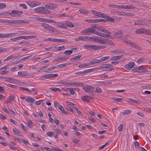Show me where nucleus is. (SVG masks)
Returning <instances> with one entry per match:
<instances>
[{
  "label": "nucleus",
  "mask_w": 151,
  "mask_h": 151,
  "mask_svg": "<svg viewBox=\"0 0 151 151\" xmlns=\"http://www.w3.org/2000/svg\"><path fill=\"white\" fill-rule=\"evenodd\" d=\"M95 42L101 44H105L111 46L114 45V43L111 40L105 38H100L99 37H95Z\"/></svg>",
  "instance_id": "obj_1"
},
{
  "label": "nucleus",
  "mask_w": 151,
  "mask_h": 151,
  "mask_svg": "<svg viewBox=\"0 0 151 151\" xmlns=\"http://www.w3.org/2000/svg\"><path fill=\"white\" fill-rule=\"evenodd\" d=\"M34 10L37 13L44 14H49L51 13V12L50 10L45 9V7L42 6L36 8L34 9Z\"/></svg>",
  "instance_id": "obj_2"
},
{
  "label": "nucleus",
  "mask_w": 151,
  "mask_h": 151,
  "mask_svg": "<svg viewBox=\"0 0 151 151\" xmlns=\"http://www.w3.org/2000/svg\"><path fill=\"white\" fill-rule=\"evenodd\" d=\"M103 70L104 71H109L113 69V66L111 64H104L99 67L97 69Z\"/></svg>",
  "instance_id": "obj_3"
},
{
  "label": "nucleus",
  "mask_w": 151,
  "mask_h": 151,
  "mask_svg": "<svg viewBox=\"0 0 151 151\" xmlns=\"http://www.w3.org/2000/svg\"><path fill=\"white\" fill-rule=\"evenodd\" d=\"M36 37V36L34 35L28 36H18L17 37L12 38L10 40L12 41H15L23 39L27 40L29 39L35 38Z\"/></svg>",
  "instance_id": "obj_4"
},
{
  "label": "nucleus",
  "mask_w": 151,
  "mask_h": 151,
  "mask_svg": "<svg viewBox=\"0 0 151 151\" xmlns=\"http://www.w3.org/2000/svg\"><path fill=\"white\" fill-rule=\"evenodd\" d=\"M95 37H89L86 36H80L78 38L75 39L76 41H95Z\"/></svg>",
  "instance_id": "obj_5"
},
{
  "label": "nucleus",
  "mask_w": 151,
  "mask_h": 151,
  "mask_svg": "<svg viewBox=\"0 0 151 151\" xmlns=\"http://www.w3.org/2000/svg\"><path fill=\"white\" fill-rule=\"evenodd\" d=\"M129 38L130 37L128 35H125L124 37L123 41L124 42L129 44L130 46L133 47H138V45L129 40Z\"/></svg>",
  "instance_id": "obj_6"
},
{
  "label": "nucleus",
  "mask_w": 151,
  "mask_h": 151,
  "mask_svg": "<svg viewBox=\"0 0 151 151\" xmlns=\"http://www.w3.org/2000/svg\"><path fill=\"white\" fill-rule=\"evenodd\" d=\"M58 6V5L57 4H53L52 3H49L46 4L45 6V9H54L57 8Z\"/></svg>",
  "instance_id": "obj_7"
},
{
  "label": "nucleus",
  "mask_w": 151,
  "mask_h": 151,
  "mask_svg": "<svg viewBox=\"0 0 151 151\" xmlns=\"http://www.w3.org/2000/svg\"><path fill=\"white\" fill-rule=\"evenodd\" d=\"M96 31V30L93 28V27H90L88 28L83 31V33L85 35H88L90 34L91 33H94Z\"/></svg>",
  "instance_id": "obj_8"
},
{
  "label": "nucleus",
  "mask_w": 151,
  "mask_h": 151,
  "mask_svg": "<svg viewBox=\"0 0 151 151\" xmlns=\"http://www.w3.org/2000/svg\"><path fill=\"white\" fill-rule=\"evenodd\" d=\"M83 89L87 92L92 93L94 92V88L91 86L86 85L83 86Z\"/></svg>",
  "instance_id": "obj_9"
},
{
  "label": "nucleus",
  "mask_w": 151,
  "mask_h": 151,
  "mask_svg": "<svg viewBox=\"0 0 151 151\" xmlns=\"http://www.w3.org/2000/svg\"><path fill=\"white\" fill-rule=\"evenodd\" d=\"M27 3L30 7H33L41 5L40 2H36L35 1H28L27 2Z\"/></svg>",
  "instance_id": "obj_10"
},
{
  "label": "nucleus",
  "mask_w": 151,
  "mask_h": 151,
  "mask_svg": "<svg viewBox=\"0 0 151 151\" xmlns=\"http://www.w3.org/2000/svg\"><path fill=\"white\" fill-rule=\"evenodd\" d=\"M91 12L94 15L99 17H104V16L105 15V14L104 13L100 12H97L94 10H92Z\"/></svg>",
  "instance_id": "obj_11"
},
{
  "label": "nucleus",
  "mask_w": 151,
  "mask_h": 151,
  "mask_svg": "<svg viewBox=\"0 0 151 151\" xmlns=\"http://www.w3.org/2000/svg\"><path fill=\"white\" fill-rule=\"evenodd\" d=\"M132 70L134 72H137L139 73H145L146 72L145 70H143L141 67H135Z\"/></svg>",
  "instance_id": "obj_12"
},
{
  "label": "nucleus",
  "mask_w": 151,
  "mask_h": 151,
  "mask_svg": "<svg viewBox=\"0 0 151 151\" xmlns=\"http://www.w3.org/2000/svg\"><path fill=\"white\" fill-rule=\"evenodd\" d=\"M46 40L50 41L56 42H64L65 41L64 39H58L52 38H48Z\"/></svg>",
  "instance_id": "obj_13"
},
{
  "label": "nucleus",
  "mask_w": 151,
  "mask_h": 151,
  "mask_svg": "<svg viewBox=\"0 0 151 151\" xmlns=\"http://www.w3.org/2000/svg\"><path fill=\"white\" fill-rule=\"evenodd\" d=\"M17 33H5L2 34L0 33V38H6L8 37L11 36L12 35H14L17 34Z\"/></svg>",
  "instance_id": "obj_14"
},
{
  "label": "nucleus",
  "mask_w": 151,
  "mask_h": 151,
  "mask_svg": "<svg viewBox=\"0 0 151 151\" xmlns=\"http://www.w3.org/2000/svg\"><path fill=\"white\" fill-rule=\"evenodd\" d=\"M105 20L102 19H87L86 21L89 23H97L100 22H104Z\"/></svg>",
  "instance_id": "obj_15"
},
{
  "label": "nucleus",
  "mask_w": 151,
  "mask_h": 151,
  "mask_svg": "<svg viewBox=\"0 0 151 151\" xmlns=\"http://www.w3.org/2000/svg\"><path fill=\"white\" fill-rule=\"evenodd\" d=\"M113 35L114 37H117L118 38L121 39L123 36V32L121 30L118 31L114 34Z\"/></svg>",
  "instance_id": "obj_16"
},
{
  "label": "nucleus",
  "mask_w": 151,
  "mask_h": 151,
  "mask_svg": "<svg viewBox=\"0 0 151 151\" xmlns=\"http://www.w3.org/2000/svg\"><path fill=\"white\" fill-rule=\"evenodd\" d=\"M134 63L133 62L129 63L128 64L125 65V68L128 70H129L134 66Z\"/></svg>",
  "instance_id": "obj_17"
},
{
  "label": "nucleus",
  "mask_w": 151,
  "mask_h": 151,
  "mask_svg": "<svg viewBox=\"0 0 151 151\" xmlns=\"http://www.w3.org/2000/svg\"><path fill=\"white\" fill-rule=\"evenodd\" d=\"M15 96H10L5 101V103H9L15 100Z\"/></svg>",
  "instance_id": "obj_18"
},
{
  "label": "nucleus",
  "mask_w": 151,
  "mask_h": 151,
  "mask_svg": "<svg viewBox=\"0 0 151 151\" xmlns=\"http://www.w3.org/2000/svg\"><path fill=\"white\" fill-rule=\"evenodd\" d=\"M11 13L12 15H14V14H17V16L19 17L21 15V14L23 13V12L22 11L19 12L17 10H13L12 11Z\"/></svg>",
  "instance_id": "obj_19"
},
{
  "label": "nucleus",
  "mask_w": 151,
  "mask_h": 151,
  "mask_svg": "<svg viewBox=\"0 0 151 151\" xmlns=\"http://www.w3.org/2000/svg\"><path fill=\"white\" fill-rule=\"evenodd\" d=\"M81 98L82 100L83 101H86L87 102H89L90 101L88 99H92V97L90 96H88L87 95H85L82 97Z\"/></svg>",
  "instance_id": "obj_20"
},
{
  "label": "nucleus",
  "mask_w": 151,
  "mask_h": 151,
  "mask_svg": "<svg viewBox=\"0 0 151 151\" xmlns=\"http://www.w3.org/2000/svg\"><path fill=\"white\" fill-rule=\"evenodd\" d=\"M15 145V144L14 142H10L9 145L10 146V149L16 150H18V149H17V148L16 147H14V146Z\"/></svg>",
  "instance_id": "obj_21"
},
{
  "label": "nucleus",
  "mask_w": 151,
  "mask_h": 151,
  "mask_svg": "<svg viewBox=\"0 0 151 151\" xmlns=\"http://www.w3.org/2000/svg\"><path fill=\"white\" fill-rule=\"evenodd\" d=\"M77 49V48H73L72 50H67L65 51L64 52V54H65L66 55H68L71 54L73 52V50H75Z\"/></svg>",
  "instance_id": "obj_22"
},
{
  "label": "nucleus",
  "mask_w": 151,
  "mask_h": 151,
  "mask_svg": "<svg viewBox=\"0 0 151 151\" xmlns=\"http://www.w3.org/2000/svg\"><path fill=\"white\" fill-rule=\"evenodd\" d=\"M0 15L3 16H7L10 15L12 17H15L14 15L12 14L11 13L8 12H2L0 14Z\"/></svg>",
  "instance_id": "obj_23"
},
{
  "label": "nucleus",
  "mask_w": 151,
  "mask_h": 151,
  "mask_svg": "<svg viewBox=\"0 0 151 151\" xmlns=\"http://www.w3.org/2000/svg\"><path fill=\"white\" fill-rule=\"evenodd\" d=\"M65 26H67L70 27H73L74 26L73 23L68 21H66L65 22Z\"/></svg>",
  "instance_id": "obj_24"
},
{
  "label": "nucleus",
  "mask_w": 151,
  "mask_h": 151,
  "mask_svg": "<svg viewBox=\"0 0 151 151\" xmlns=\"http://www.w3.org/2000/svg\"><path fill=\"white\" fill-rule=\"evenodd\" d=\"M11 19H0V22L8 24H11Z\"/></svg>",
  "instance_id": "obj_25"
},
{
  "label": "nucleus",
  "mask_w": 151,
  "mask_h": 151,
  "mask_svg": "<svg viewBox=\"0 0 151 151\" xmlns=\"http://www.w3.org/2000/svg\"><path fill=\"white\" fill-rule=\"evenodd\" d=\"M57 25L61 28H65V24L63 22H58L57 23Z\"/></svg>",
  "instance_id": "obj_26"
},
{
  "label": "nucleus",
  "mask_w": 151,
  "mask_h": 151,
  "mask_svg": "<svg viewBox=\"0 0 151 151\" xmlns=\"http://www.w3.org/2000/svg\"><path fill=\"white\" fill-rule=\"evenodd\" d=\"M35 101L34 99L29 96L27 97L25 99V101L27 102L33 103Z\"/></svg>",
  "instance_id": "obj_27"
},
{
  "label": "nucleus",
  "mask_w": 151,
  "mask_h": 151,
  "mask_svg": "<svg viewBox=\"0 0 151 151\" xmlns=\"http://www.w3.org/2000/svg\"><path fill=\"white\" fill-rule=\"evenodd\" d=\"M123 51L119 48H117L115 50H114L111 51V52L112 53H119L121 52H122Z\"/></svg>",
  "instance_id": "obj_28"
},
{
  "label": "nucleus",
  "mask_w": 151,
  "mask_h": 151,
  "mask_svg": "<svg viewBox=\"0 0 151 151\" xmlns=\"http://www.w3.org/2000/svg\"><path fill=\"white\" fill-rule=\"evenodd\" d=\"M47 29L51 33H52L54 32L55 29L53 27L49 25Z\"/></svg>",
  "instance_id": "obj_29"
},
{
  "label": "nucleus",
  "mask_w": 151,
  "mask_h": 151,
  "mask_svg": "<svg viewBox=\"0 0 151 151\" xmlns=\"http://www.w3.org/2000/svg\"><path fill=\"white\" fill-rule=\"evenodd\" d=\"M105 16H104V17L103 18H106V19L108 21L110 22H113L114 21V19L111 18L109 16L107 15L106 14H105Z\"/></svg>",
  "instance_id": "obj_30"
},
{
  "label": "nucleus",
  "mask_w": 151,
  "mask_h": 151,
  "mask_svg": "<svg viewBox=\"0 0 151 151\" xmlns=\"http://www.w3.org/2000/svg\"><path fill=\"white\" fill-rule=\"evenodd\" d=\"M20 23H21V20L11 19V24H14Z\"/></svg>",
  "instance_id": "obj_31"
},
{
  "label": "nucleus",
  "mask_w": 151,
  "mask_h": 151,
  "mask_svg": "<svg viewBox=\"0 0 151 151\" xmlns=\"http://www.w3.org/2000/svg\"><path fill=\"white\" fill-rule=\"evenodd\" d=\"M123 56V55H119L116 56H114L112 58V60H116L122 58Z\"/></svg>",
  "instance_id": "obj_32"
},
{
  "label": "nucleus",
  "mask_w": 151,
  "mask_h": 151,
  "mask_svg": "<svg viewBox=\"0 0 151 151\" xmlns=\"http://www.w3.org/2000/svg\"><path fill=\"white\" fill-rule=\"evenodd\" d=\"M81 55H78L71 58V60H73L74 61L78 60L81 57Z\"/></svg>",
  "instance_id": "obj_33"
},
{
  "label": "nucleus",
  "mask_w": 151,
  "mask_h": 151,
  "mask_svg": "<svg viewBox=\"0 0 151 151\" xmlns=\"http://www.w3.org/2000/svg\"><path fill=\"white\" fill-rule=\"evenodd\" d=\"M79 11L80 12V13L83 14H86L88 13V11L87 10L83 9H81L79 10Z\"/></svg>",
  "instance_id": "obj_34"
},
{
  "label": "nucleus",
  "mask_w": 151,
  "mask_h": 151,
  "mask_svg": "<svg viewBox=\"0 0 151 151\" xmlns=\"http://www.w3.org/2000/svg\"><path fill=\"white\" fill-rule=\"evenodd\" d=\"M73 86H82L84 85V84L83 83L81 82L73 83Z\"/></svg>",
  "instance_id": "obj_35"
},
{
  "label": "nucleus",
  "mask_w": 151,
  "mask_h": 151,
  "mask_svg": "<svg viewBox=\"0 0 151 151\" xmlns=\"http://www.w3.org/2000/svg\"><path fill=\"white\" fill-rule=\"evenodd\" d=\"M43 20H43V21L45 22H48V23L52 22V23H56L55 21H54L53 20H51V19H43Z\"/></svg>",
  "instance_id": "obj_36"
},
{
  "label": "nucleus",
  "mask_w": 151,
  "mask_h": 151,
  "mask_svg": "<svg viewBox=\"0 0 151 151\" xmlns=\"http://www.w3.org/2000/svg\"><path fill=\"white\" fill-rule=\"evenodd\" d=\"M13 131L14 133L17 134L18 135L21 136V133L19 132L16 128H14L13 129Z\"/></svg>",
  "instance_id": "obj_37"
},
{
  "label": "nucleus",
  "mask_w": 151,
  "mask_h": 151,
  "mask_svg": "<svg viewBox=\"0 0 151 151\" xmlns=\"http://www.w3.org/2000/svg\"><path fill=\"white\" fill-rule=\"evenodd\" d=\"M19 88L20 89L23 90V91H25L27 92H31V91L28 88H25V87H19Z\"/></svg>",
  "instance_id": "obj_38"
},
{
  "label": "nucleus",
  "mask_w": 151,
  "mask_h": 151,
  "mask_svg": "<svg viewBox=\"0 0 151 151\" xmlns=\"http://www.w3.org/2000/svg\"><path fill=\"white\" fill-rule=\"evenodd\" d=\"M128 100V101H132L133 102H134V103H137V104H139L140 103V101H137L136 100H134V99H131V98H128L127 99Z\"/></svg>",
  "instance_id": "obj_39"
},
{
  "label": "nucleus",
  "mask_w": 151,
  "mask_h": 151,
  "mask_svg": "<svg viewBox=\"0 0 151 151\" xmlns=\"http://www.w3.org/2000/svg\"><path fill=\"white\" fill-rule=\"evenodd\" d=\"M50 89L52 91H55V92H56V91H58L60 92L61 91V90L60 89L58 88H50Z\"/></svg>",
  "instance_id": "obj_40"
},
{
  "label": "nucleus",
  "mask_w": 151,
  "mask_h": 151,
  "mask_svg": "<svg viewBox=\"0 0 151 151\" xmlns=\"http://www.w3.org/2000/svg\"><path fill=\"white\" fill-rule=\"evenodd\" d=\"M143 28L137 29L135 31V33L137 34H142Z\"/></svg>",
  "instance_id": "obj_41"
},
{
  "label": "nucleus",
  "mask_w": 151,
  "mask_h": 151,
  "mask_svg": "<svg viewBox=\"0 0 151 151\" xmlns=\"http://www.w3.org/2000/svg\"><path fill=\"white\" fill-rule=\"evenodd\" d=\"M73 108L76 111L77 113L79 116L82 115V112L79 111L76 107L74 106L73 107Z\"/></svg>",
  "instance_id": "obj_42"
},
{
  "label": "nucleus",
  "mask_w": 151,
  "mask_h": 151,
  "mask_svg": "<svg viewBox=\"0 0 151 151\" xmlns=\"http://www.w3.org/2000/svg\"><path fill=\"white\" fill-rule=\"evenodd\" d=\"M63 84L64 85H65L66 86H73V83H69L67 82H63L61 83Z\"/></svg>",
  "instance_id": "obj_43"
},
{
  "label": "nucleus",
  "mask_w": 151,
  "mask_h": 151,
  "mask_svg": "<svg viewBox=\"0 0 151 151\" xmlns=\"http://www.w3.org/2000/svg\"><path fill=\"white\" fill-rule=\"evenodd\" d=\"M32 124L33 123L32 121L30 120H29L27 123V125L28 126L29 128H32Z\"/></svg>",
  "instance_id": "obj_44"
},
{
  "label": "nucleus",
  "mask_w": 151,
  "mask_h": 151,
  "mask_svg": "<svg viewBox=\"0 0 151 151\" xmlns=\"http://www.w3.org/2000/svg\"><path fill=\"white\" fill-rule=\"evenodd\" d=\"M132 111L130 110H125L122 113V114L124 115H126L131 113Z\"/></svg>",
  "instance_id": "obj_45"
},
{
  "label": "nucleus",
  "mask_w": 151,
  "mask_h": 151,
  "mask_svg": "<svg viewBox=\"0 0 151 151\" xmlns=\"http://www.w3.org/2000/svg\"><path fill=\"white\" fill-rule=\"evenodd\" d=\"M41 25L45 29H47L49 25L45 23H42L41 24Z\"/></svg>",
  "instance_id": "obj_46"
},
{
  "label": "nucleus",
  "mask_w": 151,
  "mask_h": 151,
  "mask_svg": "<svg viewBox=\"0 0 151 151\" xmlns=\"http://www.w3.org/2000/svg\"><path fill=\"white\" fill-rule=\"evenodd\" d=\"M123 9H134V7H133L132 5H123Z\"/></svg>",
  "instance_id": "obj_47"
},
{
  "label": "nucleus",
  "mask_w": 151,
  "mask_h": 151,
  "mask_svg": "<svg viewBox=\"0 0 151 151\" xmlns=\"http://www.w3.org/2000/svg\"><path fill=\"white\" fill-rule=\"evenodd\" d=\"M134 24L135 25H141L142 24L141 23V21L139 19L134 22Z\"/></svg>",
  "instance_id": "obj_48"
},
{
  "label": "nucleus",
  "mask_w": 151,
  "mask_h": 151,
  "mask_svg": "<svg viewBox=\"0 0 151 151\" xmlns=\"http://www.w3.org/2000/svg\"><path fill=\"white\" fill-rule=\"evenodd\" d=\"M95 92L98 93H101L102 92V89L99 87H96Z\"/></svg>",
  "instance_id": "obj_49"
},
{
  "label": "nucleus",
  "mask_w": 151,
  "mask_h": 151,
  "mask_svg": "<svg viewBox=\"0 0 151 151\" xmlns=\"http://www.w3.org/2000/svg\"><path fill=\"white\" fill-rule=\"evenodd\" d=\"M6 7L5 3H0V9H4Z\"/></svg>",
  "instance_id": "obj_50"
},
{
  "label": "nucleus",
  "mask_w": 151,
  "mask_h": 151,
  "mask_svg": "<svg viewBox=\"0 0 151 151\" xmlns=\"http://www.w3.org/2000/svg\"><path fill=\"white\" fill-rule=\"evenodd\" d=\"M27 72L26 71H22L21 72H18V74L20 76L25 75Z\"/></svg>",
  "instance_id": "obj_51"
},
{
  "label": "nucleus",
  "mask_w": 151,
  "mask_h": 151,
  "mask_svg": "<svg viewBox=\"0 0 151 151\" xmlns=\"http://www.w3.org/2000/svg\"><path fill=\"white\" fill-rule=\"evenodd\" d=\"M148 29H146L143 28L142 34L145 35H148Z\"/></svg>",
  "instance_id": "obj_52"
},
{
  "label": "nucleus",
  "mask_w": 151,
  "mask_h": 151,
  "mask_svg": "<svg viewBox=\"0 0 151 151\" xmlns=\"http://www.w3.org/2000/svg\"><path fill=\"white\" fill-rule=\"evenodd\" d=\"M67 64V63H65V64H60L56 66V67H59L58 68H62L63 67H65Z\"/></svg>",
  "instance_id": "obj_53"
},
{
  "label": "nucleus",
  "mask_w": 151,
  "mask_h": 151,
  "mask_svg": "<svg viewBox=\"0 0 151 151\" xmlns=\"http://www.w3.org/2000/svg\"><path fill=\"white\" fill-rule=\"evenodd\" d=\"M103 32L104 33L107 34L108 35H110L111 34V32L104 28L103 29Z\"/></svg>",
  "instance_id": "obj_54"
},
{
  "label": "nucleus",
  "mask_w": 151,
  "mask_h": 151,
  "mask_svg": "<svg viewBox=\"0 0 151 151\" xmlns=\"http://www.w3.org/2000/svg\"><path fill=\"white\" fill-rule=\"evenodd\" d=\"M55 133L53 132H47V135L50 137L52 136Z\"/></svg>",
  "instance_id": "obj_55"
},
{
  "label": "nucleus",
  "mask_w": 151,
  "mask_h": 151,
  "mask_svg": "<svg viewBox=\"0 0 151 151\" xmlns=\"http://www.w3.org/2000/svg\"><path fill=\"white\" fill-rule=\"evenodd\" d=\"M88 64L87 63H83L82 64H81L79 66V67L80 68H82L83 67H85L87 66H88Z\"/></svg>",
  "instance_id": "obj_56"
},
{
  "label": "nucleus",
  "mask_w": 151,
  "mask_h": 151,
  "mask_svg": "<svg viewBox=\"0 0 151 151\" xmlns=\"http://www.w3.org/2000/svg\"><path fill=\"white\" fill-rule=\"evenodd\" d=\"M145 60V59L144 58L142 57V58H140L137 60V63H142L144 62Z\"/></svg>",
  "instance_id": "obj_57"
},
{
  "label": "nucleus",
  "mask_w": 151,
  "mask_h": 151,
  "mask_svg": "<svg viewBox=\"0 0 151 151\" xmlns=\"http://www.w3.org/2000/svg\"><path fill=\"white\" fill-rule=\"evenodd\" d=\"M50 78H55L58 76V74H50Z\"/></svg>",
  "instance_id": "obj_58"
},
{
  "label": "nucleus",
  "mask_w": 151,
  "mask_h": 151,
  "mask_svg": "<svg viewBox=\"0 0 151 151\" xmlns=\"http://www.w3.org/2000/svg\"><path fill=\"white\" fill-rule=\"evenodd\" d=\"M107 35L108 34H104V33L101 32V33H100V36H101L102 37H105V38H107Z\"/></svg>",
  "instance_id": "obj_59"
},
{
  "label": "nucleus",
  "mask_w": 151,
  "mask_h": 151,
  "mask_svg": "<svg viewBox=\"0 0 151 151\" xmlns=\"http://www.w3.org/2000/svg\"><path fill=\"white\" fill-rule=\"evenodd\" d=\"M57 17H67V15H66L65 13H63L60 14H58L57 16Z\"/></svg>",
  "instance_id": "obj_60"
},
{
  "label": "nucleus",
  "mask_w": 151,
  "mask_h": 151,
  "mask_svg": "<svg viewBox=\"0 0 151 151\" xmlns=\"http://www.w3.org/2000/svg\"><path fill=\"white\" fill-rule=\"evenodd\" d=\"M70 94L72 95H74L75 94V92H74V90L73 88H70Z\"/></svg>",
  "instance_id": "obj_61"
},
{
  "label": "nucleus",
  "mask_w": 151,
  "mask_h": 151,
  "mask_svg": "<svg viewBox=\"0 0 151 151\" xmlns=\"http://www.w3.org/2000/svg\"><path fill=\"white\" fill-rule=\"evenodd\" d=\"M47 66H43L42 67V70H44V71L45 72H47L48 71V68H46V67H47Z\"/></svg>",
  "instance_id": "obj_62"
},
{
  "label": "nucleus",
  "mask_w": 151,
  "mask_h": 151,
  "mask_svg": "<svg viewBox=\"0 0 151 151\" xmlns=\"http://www.w3.org/2000/svg\"><path fill=\"white\" fill-rule=\"evenodd\" d=\"M7 45V44L4 43V42H0V47H3L6 46Z\"/></svg>",
  "instance_id": "obj_63"
},
{
  "label": "nucleus",
  "mask_w": 151,
  "mask_h": 151,
  "mask_svg": "<svg viewBox=\"0 0 151 151\" xmlns=\"http://www.w3.org/2000/svg\"><path fill=\"white\" fill-rule=\"evenodd\" d=\"M109 56H106V57H103L101 59V60H102V62L106 60H107L108 59H109Z\"/></svg>",
  "instance_id": "obj_64"
}]
</instances>
